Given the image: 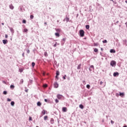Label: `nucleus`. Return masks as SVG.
I'll use <instances>...</instances> for the list:
<instances>
[{
    "label": "nucleus",
    "mask_w": 127,
    "mask_h": 127,
    "mask_svg": "<svg viewBox=\"0 0 127 127\" xmlns=\"http://www.w3.org/2000/svg\"><path fill=\"white\" fill-rule=\"evenodd\" d=\"M79 35L80 37H84L85 35V32L83 30H79Z\"/></svg>",
    "instance_id": "nucleus-1"
},
{
    "label": "nucleus",
    "mask_w": 127,
    "mask_h": 127,
    "mask_svg": "<svg viewBox=\"0 0 127 127\" xmlns=\"http://www.w3.org/2000/svg\"><path fill=\"white\" fill-rule=\"evenodd\" d=\"M116 64H117V63H116V61H112L110 63V65L112 67H115Z\"/></svg>",
    "instance_id": "nucleus-2"
},
{
    "label": "nucleus",
    "mask_w": 127,
    "mask_h": 127,
    "mask_svg": "<svg viewBox=\"0 0 127 127\" xmlns=\"http://www.w3.org/2000/svg\"><path fill=\"white\" fill-rule=\"evenodd\" d=\"M57 97L58 98V99H59V100H61V99L64 98V96H63V95L61 94H58L57 95Z\"/></svg>",
    "instance_id": "nucleus-3"
},
{
    "label": "nucleus",
    "mask_w": 127,
    "mask_h": 127,
    "mask_svg": "<svg viewBox=\"0 0 127 127\" xmlns=\"http://www.w3.org/2000/svg\"><path fill=\"white\" fill-rule=\"evenodd\" d=\"M123 45H125L126 46H127V40H123Z\"/></svg>",
    "instance_id": "nucleus-4"
},
{
    "label": "nucleus",
    "mask_w": 127,
    "mask_h": 127,
    "mask_svg": "<svg viewBox=\"0 0 127 127\" xmlns=\"http://www.w3.org/2000/svg\"><path fill=\"white\" fill-rule=\"evenodd\" d=\"M9 7L10 8V9H13V8H14V6H13V5H12V4H11L9 5Z\"/></svg>",
    "instance_id": "nucleus-5"
},
{
    "label": "nucleus",
    "mask_w": 127,
    "mask_h": 127,
    "mask_svg": "<svg viewBox=\"0 0 127 127\" xmlns=\"http://www.w3.org/2000/svg\"><path fill=\"white\" fill-rule=\"evenodd\" d=\"M113 76L114 77H117V76H119V72H114Z\"/></svg>",
    "instance_id": "nucleus-6"
},
{
    "label": "nucleus",
    "mask_w": 127,
    "mask_h": 127,
    "mask_svg": "<svg viewBox=\"0 0 127 127\" xmlns=\"http://www.w3.org/2000/svg\"><path fill=\"white\" fill-rule=\"evenodd\" d=\"M9 28L10 29V32H11V33H12V34L14 33V30H13V28H10V27H9Z\"/></svg>",
    "instance_id": "nucleus-7"
},
{
    "label": "nucleus",
    "mask_w": 127,
    "mask_h": 127,
    "mask_svg": "<svg viewBox=\"0 0 127 127\" xmlns=\"http://www.w3.org/2000/svg\"><path fill=\"white\" fill-rule=\"evenodd\" d=\"M55 30L57 32V33H60L61 32V30L60 29H55Z\"/></svg>",
    "instance_id": "nucleus-8"
},
{
    "label": "nucleus",
    "mask_w": 127,
    "mask_h": 127,
    "mask_svg": "<svg viewBox=\"0 0 127 127\" xmlns=\"http://www.w3.org/2000/svg\"><path fill=\"white\" fill-rule=\"evenodd\" d=\"M54 86H55V88H58V87H59V84H58V83H57V82H55V83H54Z\"/></svg>",
    "instance_id": "nucleus-9"
},
{
    "label": "nucleus",
    "mask_w": 127,
    "mask_h": 127,
    "mask_svg": "<svg viewBox=\"0 0 127 127\" xmlns=\"http://www.w3.org/2000/svg\"><path fill=\"white\" fill-rule=\"evenodd\" d=\"M62 110H63V112H64V113L67 112V108L66 107H63Z\"/></svg>",
    "instance_id": "nucleus-10"
},
{
    "label": "nucleus",
    "mask_w": 127,
    "mask_h": 127,
    "mask_svg": "<svg viewBox=\"0 0 127 127\" xmlns=\"http://www.w3.org/2000/svg\"><path fill=\"white\" fill-rule=\"evenodd\" d=\"M119 96L124 97V96H125V93L124 92H119Z\"/></svg>",
    "instance_id": "nucleus-11"
},
{
    "label": "nucleus",
    "mask_w": 127,
    "mask_h": 127,
    "mask_svg": "<svg viewBox=\"0 0 127 127\" xmlns=\"http://www.w3.org/2000/svg\"><path fill=\"white\" fill-rule=\"evenodd\" d=\"M110 52L111 53H116V51L114 49H111Z\"/></svg>",
    "instance_id": "nucleus-12"
},
{
    "label": "nucleus",
    "mask_w": 127,
    "mask_h": 127,
    "mask_svg": "<svg viewBox=\"0 0 127 127\" xmlns=\"http://www.w3.org/2000/svg\"><path fill=\"white\" fill-rule=\"evenodd\" d=\"M81 66H82L81 64H79L77 67V70H80L81 69Z\"/></svg>",
    "instance_id": "nucleus-13"
},
{
    "label": "nucleus",
    "mask_w": 127,
    "mask_h": 127,
    "mask_svg": "<svg viewBox=\"0 0 127 127\" xmlns=\"http://www.w3.org/2000/svg\"><path fill=\"white\" fill-rule=\"evenodd\" d=\"M2 42L3 44H6L7 43V40H3Z\"/></svg>",
    "instance_id": "nucleus-14"
},
{
    "label": "nucleus",
    "mask_w": 127,
    "mask_h": 127,
    "mask_svg": "<svg viewBox=\"0 0 127 127\" xmlns=\"http://www.w3.org/2000/svg\"><path fill=\"white\" fill-rule=\"evenodd\" d=\"M50 123L52 125H53V124H54V119L52 118L51 119Z\"/></svg>",
    "instance_id": "nucleus-15"
},
{
    "label": "nucleus",
    "mask_w": 127,
    "mask_h": 127,
    "mask_svg": "<svg viewBox=\"0 0 127 127\" xmlns=\"http://www.w3.org/2000/svg\"><path fill=\"white\" fill-rule=\"evenodd\" d=\"M57 45H60V44L56 42L55 44L53 45L54 47H56V46H57Z\"/></svg>",
    "instance_id": "nucleus-16"
},
{
    "label": "nucleus",
    "mask_w": 127,
    "mask_h": 127,
    "mask_svg": "<svg viewBox=\"0 0 127 127\" xmlns=\"http://www.w3.org/2000/svg\"><path fill=\"white\" fill-rule=\"evenodd\" d=\"M55 35L57 36V37H59V36H60L59 33H55Z\"/></svg>",
    "instance_id": "nucleus-17"
},
{
    "label": "nucleus",
    "mask_w": 127,
    "mask_h": 127,
    "mask_svg": "<svg viewBox=\"0 0 127 127\" xmlns=\"http://www.w3.org/2000/svg\"><path fill=\"white\" fill-rule=\"evenodd\" d=\"M65 20L66 21V22H68L69 21V18L66 17L64 20V21H65Z\"/></svg>",
    "instance_id": "nucleus-18"
},
{
    "label": "nucleus",
    "mask_w": 127,
    "mask_h": 127,
    "mask_svg": "<svg viewBox=\"0 0 127 127\" xmlns=\"http://www.w3.org/2000/svg\"><path fill=\"white\" fill-rule=\"evenodd\" d=\"M79 108H80V109H84V106H83V105H82V104H80V105H79Z\"/></svg>",
    "instance_id": "nucleus-19"
},
{
    "label": "nucleus",
    "mask_w": 127,
    "mask_h": 127,
    "mask_svg": "<svg viewBox=\"0 0 127 127\" xmlns=\"http://www.w3.org/2000/svg\"><path fill=\"white\" fill-rule=\"evenodd\" d=\"M10 89H12V90H13V89H14V85H11L10 86Z\"/></svg>",
    "instance_id": "nucleus-20"
},
{
    "label": "nucleus",
    "mask_w": 127,
    "mask_h": 127,
    "mask_svg": "<svg viewBox=\"0 0 127 127\" xmlns=\"http://www.w3.org/2000/svg\"><path fill=\"white\" fill-rule=\"evenodd\" d=\"M37 106H38L39 107H40V106H41V102H37Z\"/></svg>",
    "instance_id": "nucleus-21"
},
{
    "label": "nucleus",
    "mask_w": 127,
    "mask_h": 127,
    "mask_svg": "<svg viewBox=\"0 0 127 127\" xmlns=\"http://www.w3.org/2000/svg\"><path fill=\"white\" fill-rule=\"evenodd\" d=\"M60 74V72H59V71H57L56 75L57 76H59Z\"/></svg>",
    "instance_id": "nucleus-22"
},
{
    "label": "nucleus",
    "mask_w": 127,
    "mask_h": 127,
    "mask_svg": "<svg viewBox=\"0 0 127 127\" xmlns=\"http://www.w3.org/2000/svg\"><path fill=\"white\" fill-rule=\"evenodd\" d=\"M85 27H86V29H89V28H90V26L89 25H86L85 26Z\"/></svg>",
    "instance_id": "nucleus-23"
},
{
    "label": "nucleus",
    "mask_w": 127,
    "mask_h": 127,
    "mask_svg": "<svg viewBox=\"0 0 127 127\" xmlns=\"http://www.w3.org/2000/svg\"><path fill=\"white\" fill-rule=\"evenodd\" d=\"M10 104H11V106H14V102L13 101H11Z\"/></svg>",
    "instance_id": "nucleus-24"
},
{
    "label": "nucleus",
    "mask_w": 127,
    "mask_h": 127,
    "mask_svg": "<svg viewBox=\"0 0 127 127\" xmlns=\"http://www.w3.org/2000/svg\"><path fill=\"white\" fill-rule=\"evenodd\" d=\"M94 52H98V51H99V50H98V49L95 48L94 49Z\"/></svg>",
    "instance_id": "nucleus-25"
},
{
    "label": "nucleus",
    "mask_w": 127,
    "mask_h": 127,
    "mask_svg": "<svg viewBox=\"0 0 127 127\" xmlns=\"http://www.w3.org/2000/svg\"><path fill=\"white\" fill-rule=\"evenodd\" d=\"M20 84H23V79H21L20 81Z\"/></svg>",
    "instance_id": "nucleus-26"
},
{
    "label": "nucleus",
    "mask_w": 127,
    "mask_h": 127,
    "mask_svg": "<svg viewBox=\"0 0 127 127\" xmlns=\"http://www.w3.org/2000/svg\"><path fill=\"white\" fill-rule=\"evenodd\" d=\"M48 118V117H47V116H44V120L45 121H46V120H47V118Z\"/></svg>",
    "instance_id": "nucleus-27"
},
{
    "label": "nucleus",
    "mask_w": 127,
    "mask_h": 127,
    "mask_svg": "<svg viewBox=\"0 0 127 127\" xmlns=\"http://www.w3.org/2000/svg\"><path fill=\"white\" fill-rule=\"evenodd\" d=\"M19 70L20 73H22V72H23V69L21 68H19Z\"/></svg>",
    "instance_id": "nucleus-28"
},
{
    "label": "nucleus",
    "mask_w": 127,
    "mask_h": 127,
    "mask_svg": "<svg viewBox=\"0 0 127 127\" xmlns=\"http://www.w3.org/2000/svg\"><path fill=\"white\" fill-rule=\"evenodd\" d=\"M42 114H43V115H45L46 114L45 110H43L42 111Z\"/></svg>",
    "instance_id": "nucleus-29"
},
{
    "label": "nucleus",
    "mask_w": 127,
    "mask_h": 127,
    "mask_svg": "<svg viewBox=\"0 0 127 127\" xmlns=\"http://www.w3.org/2000/svg\"><path fill=\"white\" fill-rule=\"evenodd\" d=\"M32 67H34L35 66V63L34 62L32 63Z\"/></svg>",
    "instance_id": "nucleus-30"
},
{
    "label": "nucleus",
    "mask_w": 127,
    "mask_h": 127,
    "mask_svg": "<svg viewBox=\"0 0 127 127\" xmlns=\"http://www.w3.org/2000/svg\"><path fill=\"white\" fill-rule=\"evenodd\" d=\"M3 94L4 95H6L7 94V92L6 91H4Z\"/></svg>",
    "instance_id": "nucleus-31"
},
{
    "label": "nucleus",
    "mask_w": 127,
    "mask_h": 127,
    "mask_svg": "<svg viewBox=\"0 0 127 127\" xmlns=\"http://www.w3.org/2000/svg\"><path fill=\"white\" fill-rule=\"evenodd\" d=\"M90 85L87 84V85H86V88H87V89H90Z\"/></svg>",
    "instance_id": "nucleus-32"
},
{
    "label": "nucleus",
    "mask_w": 127,
    "mask_h": 127,
    "mask_svg": "<svg viewBox=\"0 0 127 127\" xmlns=\"http://www.w3.org/2000/svg\"><path fill=\"white\" fill-rule=\"evenodd\" d=\"M28 31V30H27V29H24L23 32H27Z\"/></svg>",
    "instance_id": "nucleus-33"
},
{
    "label": "nucleus",
    "mask_w": 127,
    "mask_h": 127,
    "mask_svg": "<svg viewBox=\"0 0 127 127\" xmlns=\"http://www.w3.org/2000/svg\"><path fill=\"white\" fill-rule=\"evenodd\" d=\"M55 102L57 104V103H59V100H58V99H56Z\"/></svg>",
    "instance_id": "nucleus-34"
},
{
    "label": "nucleus",
    "mask_w": 127,
    "mask_h": 127,
    "mask_svg": "<svg viewBox=\"0 0 127 127\" xmlns=\"http://www.w3.org/2000/svg\"><path fill=\"white\" fill-rule=\"evenodd\" d=\"M108 42V41H107V40H104V41H103V43H107Z\"/></svg>",
    "instance_id": "nucleus-35"
},
{
    "label": "nucleus",
    "mask_w": 127,
    "mask_h": 127,
    "mask_svg": "<svg viewBox=\"0 0 127 127\" xmlns=\"http://www.w3.org/2000/svg\"><path fill=\"white\" fill-rule=\"evenodd\" d=\"M34 17V16L33 15H30V18H31V19H33Z\"/></svg>",
    "instance_id": "nucleus-36"
},
{
    "label": "nucleus",
    "mask_w": 127,
    "mask_h": 127,
    "mask_svg": "<svg viewBox=\"0 0 127 127\" xmlns=\"http://www.w3.org/2000/svg\"><path fill=\"white\" fill-rule=\"evenodd\" d=\"M22 22H23V23H26V20H25V19H23L22 20Z\"/></svg>",
    "instance_id": "nucleus-37"
},
{
    "label": "nucleus",
    "mask_w": 127,
    "mask_h": 127,
    "mask_svg": "<svg viewBox=\"0 0 127 127\" xmlns=\"http://www.w3.org/2000/svg\"><path fill=\"white\" fill-rule=\"evenodd\" d=\"M43 87H44V88H47V84H44Z\"/></svg>",
    "instance_id": "nucleus-38"
},
{
    "label": "nucleus",
    "mask_w": 127,
    "mask_h": 127,
    "mask_svg": "<svg viewBox=\"0 0 127 127\" xmlns=\"http://www.w3.org/2000/svg\"><path fill=\"white\" fill-rule=\"evenodd\" d=\"M7 102H10V101H11V99H10L9 98H7Z\"/></svg>",
    "instance_id": "nucleus-39"
},
{
    "label": "nucleus",
    "mask_w": 127,
    "mask_h": 127,
    "mask_svg": "<svg viewBox=\"0 0 127 127\" xmlns=\"http://www.w3.org/2000/svg\"><path fill=\"white\" fill-rule=\"evenodd\" d=\"M90 68L94 69V65H92L90 67Z\"/></svg>",
    "instance_id": "nucleus-40"
},
{
    "label": "nucleus",
    "mask_w": 127,
    "mask_h": 127,
    "mask_svg": "<svg viewBox=\"0 0 127 127\" xmlns=\"http://www.w3.org/2000/svg\"><path fill=\"white\" fill-rule=\"evenodd\" d=\"M111 123L112 125H113V124L115 123V122L114 121H113V120L111 121Z\"/></svg>",
    "instance_id": "nucleus-41"
},
{
    "label": "nucleus",
    "mask_w": 127,
    "mask_h": 127,
    "mask_svg": "<svg viewBox=\"0 0 127 127\" xmlns=\"http://www.w3.org/2000/svg\"><path fill=\"white\" fill-rule=\"evenodd\" d=\"M29 121H32V118L30 117L29 118Z\"/></svg>",
    "instance_id": "nucleus-42"
},
{
    "label": "nucleus",
    "mask_w": 127,
    "mask_h": 127,
    "mask_svg": "<svg viewBox=\"0 0 127 127\" xmlns=\"http://www.w3.org/2000/svg\"><path fill=\"white\" fill-rule=\"evenodd\" d=\"M83 85H86V82L85 81V80L83 81Z\"/></svg>",
    "instance_id": "nucleus-43"
},
{
    "label": "nucleus",
    "mask_w": 127,
    "mask_h": 127,
    "mask_svg": "<svg viewBox=\"0 0 127 127\" xmlns=\"http://www.w3.org/2000/svg\"><path fill=\"white\" fill-rule=\"evenodd\" d=\"M32 82H33V81L32 80H29V82L31 83V84H32Z\"/></svg>",
    "instance_id": "nucleus-44"
},
{
    "label": "nucleus",
    "mask_w": 127,
    "mask_h": 127,
    "mask_svg": "<svg viewBox=\"0 0 127 127\" xmlns=\"http://www.w3.org/2000/svg\"><path fill=\"white\" fill-rule=\"evenodd\" d=\"M94 46H98V43H94Z\"/></svg>",
    "instance_id": "nucleus-45"
},
{
    "label": "nucleus",
    "mask_w": 127,
    "mask_h": 127,
    "mask_svg": "<svg viewBox=\"0 0 127 127\" xmlns=\"http://www.w3.org/2000/svg\"><path fill=\"white\" fill-rule=\"evenodd\" d=\"M65 41H66V39L65 38L63 39V41H64V42H65Z\"/></svg>",
    "instance_id": "nucleus-46"
},
{
    "label": "nucleus",
    "mask_w": 127,
    "mask_h": 127,
    "mask_svg": "<svg viewBox=\"0 0 127 127\" xmlns=\"http://www.w3.org/2000/svg\"><path fill=\"white\" fill-rule=\"evenodd\" d=\"M29 52H30L29 50H28L27 51V53L29 54Z\"/></svg>",
    "instance_id": "nucleus-47"
},
{
    "label": "nucleus",
    "mask_w": 127,
    "mask_h": 127,
    "mask_svg": "<svg viewBox=\"0 0 127 127\" xmlns=\"http://www.w3.org/2000/svg\"><path fill=\"white\" fill-rule=\"evenodd\" d=\"M44 101H45V102H46V103H47V99H44Z\"/></svg>",
    "instance_id": "nucleus-48"
},
{
    "label": "nucleus",
    "mask_w": 127,
    "mask_h": 127,
    "mask_svg": "<svg viewBox=\"0 0 127 127\" xmlns=\"http://www.w3.org/2000/svg\"><path fill=\"white\" fill-rule=\"evenodd\" d=\"M63 79H64V80H65L66 79V77H65V76H63Z\"/></svg>",
    "instance_id": "nucleus-49"
},
{
    "label": "nucleus",
    "mask_w": 127,
    "mask_h": 127,
    "mask_svg": "<svg viewBox=\"0 0 127 127\" xmlns=\"http://www.w3.org/2000/svg\"><path fill=\"white\" fill-rule=\"evenodd\" d=\"M5 38H7V34L5 35Z\"/></svg>",
    "instance_id": "nucleus-50"
},
{
    "label": "nucleus",
    "mask_w": 127,
    "mask_h": 127,
    "mask_svg": "<svg viewBox=\"0 0 127 127\" xmlns=\"http://www.w3.org/2000/svg\"><path fill=\"white\" fill-rule=\"evenodd\" d=\"M100 84V85H102V84H103V82H102V81H101Z\"/></svg>",
    "instance_id": "nucleus-51"
},
{
    "label": "nucleus",
    "mask_w": 127,
    "mask_h": 127,
    "mask_svg": "<svg viewBox=\"0 0 127 127\" xmlns=\"http://www.w3.org/2000/svg\"><path fill=\"white\" fill-rule=\"evenodd\" d=\"M28 91V90L27 89L25 90V92H26V93H27Z\"/></svg>",
    "instance_id": "nucleus-52"
},
{
    "label": "nucleus",
    "mask_w": 127,
    "mask_h": 127,
    "mask_svg": "<svg viewBox=\"0 0 127 127\" xmlns=\"http://www.w3.org/2000/svg\"><path fill=\"white\" fill-rule=\"evenodd\" d=\"M56 78L57 79H58V75H56Z\"/></svg>",
    "instance_id": "nucleus-53"
},
{
    "label": "nucleus",
    "mask_w": 127,
    "mask_h": 127,
    "mask_svg": "<svg viewBox=\"0 0 127 127\" xmlns=\"http://www.w3.org/2000/svg\"><path fill=\"white\" fill-rule=\"evenodd\" d=\"M125 24L126 25V27H127V22L125 23Z\"/></svg>",
    "instance_id": "nucleus-54"
},
{
    "label": "nucleus",
    "mask_w": 127,
    "mask_h": 127,
    "mask_svg": "<svg viewBox=\"0 0 127 127\" xmlns=\"http://www.w3.org/2000/svg\"><path fill=\"white\" fill-rule=\"evenodd\" d=\"M22 55L23 57H24V53H23Z\"/></svg>",
    "instance_id": "nucleus-55"
},
{
    "label": "nucleus",
    "mask_w": 127,
    "mask_h": 127,
    "mask_svg": "<svg viewBox=\"0 0 127 127\" xmlns=\"http://www.w3.org/2000/svg\"><path fill=\"white\" fill-rule=\"evenodd\" d=\"M89 71H92V69H91V67L89 68Z\"/></svg>",
    "instance_id": "nucleus-56"
},
{
    "label": "nucleus",
    "mask_w": 127,
    "mask_h": 127,
    "mask_svg": "<svg viewBox=\"0 0 127 127\" xmlns=\"http://www.w3.org/2000/svg\"><path fill=\"white\" fill-rule=\"evenodd\" d=\"M2 82L4 83V84H5V83H6L5 81H3Z\"/></svg>",
    "instance_id": "nucleus-57"
},
{
    "label": "nucleus",
    "mask_w": 127,
    "mask_h": 127,
    "mask_svg": "<svg viewBox=\"0 0 127 127\" xmlns=\"http://www.w3.org/2000/svg\"><path fill=\"white\" fill-rule=\"evenodd\" d=\"M1 24H2V25H4V23H2Z\"/></svg>",
    "instance_id": "nucleus-58"
},
{
    "label": "nucleus",
    "mask_w": 127,
    "mask_h": 127,
    "mask_svg": "<svg viewBox=\"0 0 127 127\" xmlns=\"http://www.w3.org/2000/svg\"><path fill=\"white\" fill-rule=\"evenodd\" d=\"M102 123H104V122H105V121L104 120V119L103 120H102Z\"/></svg>",
    "instance_id": "nucleus-59"
},
{
    "label": "nucleus",
    "mask_w": 127,
    "mask_h": 127,
    "mask_svg": "<svg viewBox=\"0 0 127 127\" xmlns=\"http://www.w3.org/2000/svg\"><path fill=\"white\" fill-rule=\"evenodd\" d=\"M111 0V1H113V2H114V0Z\"/></svg>",
    "instance_id": "nucleus-60"
},
{
    "label": "nucleus",
    "mask_w": 127,
    "mask_h": 127,
    "mask_svg": "<svg viewBox=\"0 0 127 127\" xmlns=\"http://www.w3.org/2000/svg\"><path fill=\"white\" fill-rule=\"evenodd\" d=\"M101 51H103V48H101Z\"/></svg>",
    "instance_id": "nucleus-61"
},
{
    "label": "nucleus",
    "mask_w": 127,
    "mask_h": 127,
    "mask_svg": "<svg viewBox=\"0 0 127 127\" xmlns=\"http://www.w3.org/2000/svg\"><path fill=\"white\" fill-rule=\"evenodd\" d=\"M116 23H119V21H117L116 22Z\"/></svg>",
    "instance_id": "nucleus-62"
},
{
    "label": "nucleus",
    "mask_w": 127,
    "mask_h": 127,
    "mask_svg": "<svg viewBox=\"0 0 127 127\" xmlns=\"http://www.w3.org/2000/svg\"><path fill=\"white\" fill-rule=\"evenodd\" d=\"M125 2H126V3H127V0H126V1H125Z\"/></svg>",
    "instance_id": "nucleus-63"
},
{
    "label": "nucleus",
    "mask_w": 127,
    "mask_h": 127,
    "mask_svg": "<svg viewBox=\"0 0 127 127\" xmlns=\"http://www.w3.org/2000/svg\"><path fill=\"white\" fill-rule=\"evenodd\" d=\"M57 22H59V20H57Z\"/></svg>",
    "instance_id": "nucleus-64"
}]
</instances>
